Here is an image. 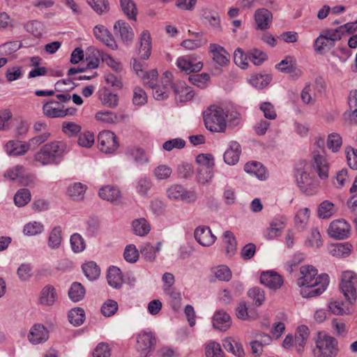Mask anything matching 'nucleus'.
Segmentation results:
<instances>
[{"label":"nucleus","instance_id":"f704fd0d","mask_svg":"<svg viewBox=\"0 0 357 357\" xmlns=\"http://www.w3.org/2000/svg\"><path fill=\"white\" fill-rule=\"evenodd\" d=\"M99 98L102 104L107 107L114 108L118 105V96L107 89H103L100 92Z\"/></svg>","mask_w":357,"mask_h":357},{"label":"nucleus","instance_id":"69168bd1","mask_svg":"<svg viewBox=\"0 0 357 357\" xmlns=\"http://www.w3.org/2000/svg\"><path fill=\"white\" fill-rule=\"evenodd\" d=\"M172 173V168L166 165H160L153 170V175L158 180L167 179Z\"/></svg>","mask_w":357,"mask_h":357},{"label":"nucleus","instance_id":"f3484780","mask_svg":"<svg viewBox=\"0 0 357 357\" xmlns=\"http://www.w3.org/2000/svg\"><path fill=\"white\" fill-rule=\"evenodd\" d=\"M349 109L344 113V118L351 125H357V90L351 91L348 98Z\"/></svg>","mask_w":357,"mask_h":357},{"label":"nucleus","instance_id":"9d476101","mask_svg":"<svg viewBox=\"0 0 357 357\" xmlns=\"http://www.w3.org/2000/svg\"><path fill=\"white\" fill-rule=\"evenodd\" d=\"M350 229V225L347 222L339 219L331 222L327 232L330 237L337 240H342L349 236Z\"/></svg>","mask_w":357,"mask_h":357},{"label":"nucleus","instance_id":"5701e85b","mask_svg":"<svg viewBox=\"0 0 357 357\" xmlns=\"http://www.w3.org/2000/svg\"><path fill=\"white\" fill-rule=\"evenodd\" d=\"M210 51L213 54V61L218 65L224 66L229 62V54L220 45L217 44H211Z\"/></svg>","mask_w":357,"mask_h":357},{"label":"nucleus","instance_id":"a211bd4d","mask_svg":"<svg viewBox=\"0 0 357 357\" xmlns=\"http://www.w3.org/2000/svg\"><path fill=\"white\" fill-rule=\"evenodd\" d=\"M126 157L132 160L137 165H142L149 162V158L145 151L137 146H130L126 150Z\"/></svg>","mask_w":357,"mask_h":357},{"label":"nucleus","instance_id":"39448f33","mask_svg":"<svg viewBox=\"0 0 357 357\" xmlns=\"http://www.w3.org/2000/svg\"><path fill=\"white\" fill-rule=\"evenodd\" d=\"M340 30L325 29L322 30L315 39L313 45L314 50L319 54H324L333 49L336 42L340 40Z\"/></svg>","mask_w":357,"mask_h":357},{"label":"nucleus","instance_id":"20e7f679","mask_svg":"<svg viewBox=\"0 0 357 357\" xmlns=\"http://www.w3.org/2000/svg\"><path fill=\"white\" fill-rule=\"evenodd\" d=\"M312 352L314 357H335L339 351L337 340L326 334L319 333Z\"/></svg>","mask_w":357,"mask_h":357},{"label":"nucleus","instance_id":"338daca9","mask_svg":"<svg viewBox=\"0 0 357 357\" xmlns=\"http://www.w3.org/2000/svg\"><path fill=\"white\" fill-rule=\"evenodd\" d=\"M248 296L253 300L255 304L257 306L262 305L265 300V294L264 290L259 287H252L248 291Z\"/></svg>","mask_w":357,"mask_h":357},{"label":"nucleus","instance_id":"ea45409f","mask_svg":"<svg viewBox=\"0 0 357 357\" xmlns=\"http://www.w3.org/2000/svg\"><path fill=\"white\" fill-rule=\"evenodd\" d=\"M244 170L249 174L255 175L258 178H266L265 169L260 162L252 161L247 162L244 166Z\"/></svg>","mask_w":357,"mask_h":357},{"label":"nucleus","instance_id":"052dcab7","mask_svg":"<svg viewBox=\"0 0 357 357\" xmlns=\"http://www.w3.org/2000/svg\"><path fill=\"white\" fill-rule=\"evenodd\" d=\"M70 245L74 252H80L85 249V242L82 236L77 233L73 234L70 239Z\"/></svg>","mask_w":357,"mask_h":357},{"label":"nucleus","instance_id":"e2e57ef3","mask_svg":"<svg viewBox=\"0 0 357 357\" xmlns=\"http://www.w3.org/2000/svg\"><path fill=\"white\" fill-rule=\"evenodd\" d=\"M248 56L241 48H237L234 53V61L235 63L243 69L248 66Z\"/></svg>","mask_w":357,"mask_h":357},{"label":"nucleus","instance_id":"72a5a7b5","mask_svg":"<svg viewBox=\"0 0 357 357\" xmlns=\"http://www.w3.org/2000/svg\"><path fill=\"white\" fill-rule=\"evenodd\" d=\"M108 284L114 289H120L123 284V278L120 268L112 266L108 270L107 276Z\"/></svg>","mask_w":357,"mask_h":357},{"label":"nucleus","instance_id":"e433bc0d","mask_svg":"<svg viewBox=\"0 0 357 357\" xmlns=\"http://www.w3.org/2000/svg\"><path fill=\"white\" fill-rule=\"evenodd\" d=\"M223 243L225 246L226 255L233 256L236 250L237 242L234 234L230 231H226L223 234Z\"/></svg>","mask_w":357,"mask_h":357},{"label":"nucleus","instance_id":"c9c22d12","mask_svg":"<svg viewBox=\"0 0 357 357\" xmlns=\"http://www.w3.org/2000/svg\"><path fill=\"white\" fill-rule=\"evenodd\" d=\"M202 17L213 29L218 31H221L220 19L218 13L215 11L204 9L202 10Z\"/></svg>","mask_w":357,"mask_h":357},{"label":"nucleus","instance_id":"9b49d317","mask_svg":"<svg viewBox=\"0 0 357 357\" xmlns=\"http://www.w3.org/2000/svg\"><path fill=\"white\" fill-rule=\"evenodd\" d=\"M155 344V339L151 332H144L137 335V349L139 353V357H148Z\"/></svg>","mask_w":357,"mask_h":357},{"label":"nucleus","instance_id":"680f3d73","mask_svg":"<svg viewBox=\"0 0 357 357\" xmlns=\"http://www.w3.org/2000/svg\"><path fill=\"white\" fill-rule=\"evenodd\" d=\"M310 211L307 208H304L298 211L295 217V223L297 227L304 229L307 224Z\"/></svg>","mask_w":357,"mask_h":357},{"label":"nucleus","instance_id":"3c124183","mask_svg":"<svg viewBox=\"0 0 357 357\" xmlns=\"http://www.w3.org/2000/svg\"><path fill=\"white\" fill-rule=\"evenodd\" d=\"M188 79L192 84L200 89H205L208 86L210 77L208 74L203 73L202 74L190 75Z\"/></svg>","mask_w":357,"mask_h":357},{"label":"nucleus","instance_id":"bf43d9fd","mask_svg":"<svg viewBox=\"0 0 357 357\" xmlns=\"http://www.w3.org/2000/svg\"><path fill=\"white\" fill-rule=\"evenodd\" d=\"M248 60L252 61L255 65H261L267 58L266 53L257 50L253 49L248 52Z\"/></svg>","mask_w":357,"mask_h":357},{"label":"nucleus","instance_id":"c85d7f7f","mask_svg":"<svg viewBox=\"0 0 357 357\" xmlns=\"http://www.w3.org/2000/svg\"><path fill=\"white\" fill-rule=\"evenodd\" d=\"M121 191L119 188L112 185H106L99 190L101 199L110 202H114L121 197Z\"/></svg>","mask_w":357,"mask_h":357},{"label":"nucleus","instance_id":"13d9d810","mask_svg":"<svg viewBox=\"0 0 357 357\" xmlns=\"http://www.w3.org/2000/svg\"><path fill=\"white\" fill-rule=\"evenodd\" d=\"M197 168L213 167L214 158L210 153H200L196 157Z\"/></svg>","mask_w":357,"mask_h":357},{"label":"nucleus","instance_id":"f8f14e48","mask_svg":"<svg viewBox=\"0 0 357 357\" xmlns=\"http://www.w3.org/2000/svg\"><path fill=\"white\" fill-rule=\"evenodd\" d=\"M114 32L119 37L123 43L129 44L134 38V32L130 24L123 20L116 21L114 25Z\"/></svg>","mask_w":357,"mask_h":357},{"label":"nucleus","instance_id":"79ce46f5","mask_svg":"<svg viewBox=\"0 0 357 357\" xmlns=\"http://www.w3.org/2000/svg\"><path fill=\"white\" fill-rule=\"evenodd\" d=\"M85 295V289L79 282H73L68 291V296L73 302H78L83 299Z\"/></svg>","mask_w":357,"mask_h":357},{"label":"nucleus","instance_id":"0eeeda50","mask_svg":"<svg viewBox=\"0 0 357 357\" xmlns=\"http://www.w3.org/2000/svg\"><path fill=\"white\" fill-rule=\"evenodd\" d=\"M173 75L169 71H166L163 73L161 78V85H156L154 88L153 94L156 100H165L167 98L172 91H174V87L178 84L172 82Z\"/></svg>","mask_w":357,"mask_h":357},{"label":"nucleus","instance_id":"a18cd8bd","mask_svg":"<svg viewBox=\"0 0 357 357\" xmlns=\"http://www.w3.org/2000/svg\"><path fill=\"white\" fill-rule=\"evenodd\" d=\"M68 317L70 324L75 326H79L84 323L85 319L84 310L81 307L72 309Z\"/></svg>","mask_w":357,"mask_h":357},{"label":"nucleus","instance_id":"4be33fe9","mask_svg":"<svg viewBox=\"0 0 357 357\" xmlns=\"http://www.w3.org/2000/svg\"><path fill=\"white\" fill-rule=\"evenodd\" d=\"M241 152L240 144L235 141L230 142L229 148L224 153L225 162L229 165H235L239 160Z\"/></svg>","mask_w":357,"mask_h":357},{"label":"nucleus","instance_id":"4468645a","mask_svg":"<svg viewBox=\"0 0 357 357\" xmlns=\"http://www.w3.org/2000/svg\"><path fill=\"white\" fill-rule=\"evenodd\" d=\"M49 338L48 330L40 324H34L28 334V339L33 344H41Z\"/></svg>","mask_w":357,"mask_h":357},{"label":"nucleus","instance_id":"7ed1b4c3","mask_svg":"<svg viewBox=\"0 0 357 357\" xmlns=\"http://www.w3.org/2000/svg\"><path fill=\"white\" fill-rule=\"evenodd\" d=\"M204 124L211 132H224L227 123L224 109L215 105L209 107L204 113Z\"/></svg>","mask_w":357,"mask_h":357},{"label":"nucleus","instance_id":"dca6fc26","mask_svg":"<svg viewBox=\"0 0 357 357\" xmlns=\"http://www.w3.org/2000/svg\"><path fill=\"white\" fill-rule=\"evenodd\" d=\"M260 282L269 289L275 290L282 287L283 279L278 273L268 271L261 273Z\"/></svg>","mask_w":357,"mask_h":357},{"label":"nucleus","instance_id":"b1692460","mask_svg":"<svg viewBox=\"0 0 357 357\" xmlns=\"http://www.w3.org/2000/svg\"><path fill=\"white\" fill-rule=\"evenodd\" d=\"M57 298L55 288L50 284L45 286L40 291L39 303L45 306H52Z\"/></svg>","mask_w":357,"mask_h":357},{"label":"nucleus","instance_id":"2eb2a0df","mask_svg":"<svg viewBox=\"0 0 357 357\" xmlns=\"http://www.w3.org/2000/svg\"><path fill=\"white\" fill-rule=\"evenodd\" d=\"M93 34L99 40L112 50H116L118 45L112 34L103 25H97L93 29Z\"/></svg>","mask_w":357,"mask_h":357},{"label":"nucleus","instance_id":"603ef678","mask_svg":"<svg viewBox=\"0 0 357 357\" xmlns=\"http://www.w3.org/2000/svg\"><path fill=\"white\" fill-rule=\"evenodd\" d=\"M31 192L28 189H21L17 192L14 197V202L16 206L22 207L27 204L31 200Z\"/></svg>","mask_w":357,"mask_h":357},{"label":"nucleus","instance_id":"393cba45","mask_svg":"<svg viewBox=\"0 0 357 357\" xmlns=\"http://www.w3.org/2000/svg\"><path fill=\"white\" fill-rule=\"evenodd\" d=\"M151 52V38L148 31H144L139 37V54L142 59H148Z\"/></svg>","mask_w":357,"mask_h":357},{"label":"nucleus","instance_id":"cd10ccee","mask_svg":"<svg viewBox=\"0 0 357 357\" xmlns=\"http://www.w3.org/2000/svg\"><path fill=\"white\" fill-rule=\"evenodd\" d=\"M213 324L217 329L226 331L231 326V317L224 310H218L213 315Z\"/></svg>","mask_w":357,"mask_h":357},{"label":"nucleus","instance_id":"2f4dec72","mask_svg":"<svg viewBox=\"0 0 357 357\" xmlns=\"http://www.w3.org/2000/svg\"><path fill=\"white\" fill-rule=\"evenodd\" d=\"M6 151L9 155H21L26 153L30 148V144L20 141H10L6 144Z\"/></svg>","mask_w":357,"mask_h":357},{"label":"nucleus","instance_id":"4d7b16f0","mask_svg":"<svg viewBox=\"0 0 357 357\" xmlns=\"http://www.w3.org/2000/svg\"><path fill=\"white\" fill-rule=\"evenodd\" d=\"M342 144L341 136L336 132H333L328 136L327 146L333 152H337Z\"/></svg>","mask_w":357,"mask_h":357},{"label":"nucleus","instance_id":"c756f323","mask_svg":"<svg viewBox=\"0 0 357 357\" xmlns=\"http://www.w3.org/2000/svg\"><path fill=\"white\" fill-rule=\"evenodd\" d=\"M177 67L186 73L199 72L203 67L201 61L192 63L190 60L185 57H180L176 61Z\"/></svg>","mask_w":357,"mask_h":357},{"label":"nucleus","instance_id":"a19ab883","mask_svg":"<svg viewBox=\"0 0 357 357\" xmlns=\"http://www.w3.org/2000/svg\"><path fill=\"white\" fill-rule=\"evenodd\" d=\"M351 245L345 243H336L332 245L329 249V252L333 257H346L351 252Z\"/></svg>","mask_w":357,"mask_h":357},{"label":"nucleus","instance_id":"423d86ee","mask_svg":"<svg viewBox=\"0 0 357 357\" xmlns=\"http://www.w3.org/2000/svg\"><path fill=\"white\" fill-rule=\"evenodd\" d=\"M340 287L347 301L353 304L357 298V274L353 271L344 272Z\"/></svg>","mask_w":357,"mask_h":357},{"label":"nucleus","instance_id":"09e8293b","mask_svg":"<svg viewBox=\"0 0 357 357\" xmlns=\"http://www.w3.org/2000/svg\"><path fill=\"white\" fill-rule=\"evenodd\" d=\"M212 272L215 277L219 280L228 282L231 278V271L229 268L225 265H220L214 267Z\"/></svg>","mask_w":357,"mask_h":357},{"label":"nucleus","instance_id":"aec40b11","mask_svg":"<svg viewBox=\"0 0 357 357\" xmlns=\"http://www.w3.org/2000/svg\"><path fill=\"white\" fill-rule=\"evenodd\" d=\"M286 219L284 217L275 218L270 223L268 227L265 237L271 240L279 236L285 227Z\"/></svg>","mask_w":357,"mask_h":357},{"label":"nucleus","instance_id":"f03ea898","mask_svg":"<svg viewBox=\"0 0 357 357\" xmlns=\"http://www.w3.org/2000/svg\"><path fill=\"white\" fill-rule=\"evenodd\" d=\"M67 153L66 144L62 142H51L43 145L34 154L33 160L39 165H58Z\"/></svg>","mask_w":357,"mask_h":357},{"label":"nucleus","instance_id":"412c9836","mask_svg":"<svg viewBox=\"0 0 357 357\" xmlns=\"http://www.w3.org/2000/svg\"><path fill=\"white\" fill-rule=\"evenodd\" d=\"M64 105L59 102L51 100L45 102L43 106V114L49 118H62Z\"/></svg>","mask_w":357,"mask_h":357},{"label":"nucleus","instance_id":"6e6d98bb","mask_svg":"<svg viewBox=\"0 0 357 357\" xmlns=\"http://www.w3.org/2000/svg\"><path fill=\"white\" fill-rule=\"evenodd\" d=\"M44 231V226L38 222L27 223L24 225L23 232L25 235L35 236L41 234Z\"/></svg>","mask_w":357,"mask_h":357},{"label":"nucleus","instance_id":"49530a36","mask_svg":"<svg viewBox=\"0 0 357 357\" xmlns=\"http://www.w3.org/2000/svg\"><path fill=\"white\" fill-rule=\"evenodd\" d=\"M308 336L309 329L306 326L302 325L298 327L295 337V343L297 347H299L298 350L304 347Z\"/></svg>","mask_w":357,"mask_h":357},{"label":"nucleus","instance_id":"774afa93","mask_svg":"<svg viewBox=\"0 0 357 357\" xmlns=\"http://www.w3.org/2000/svg\"><path fill=\"white\" fill-rule=\"evenodd\" d=\"M62 131L70 137H74L81 131V126L74 122L65 121L62 124Z\"/></svg>","mask_w":357,"mask_h":357},{"label":"nucleus","instance_id":"ddd939ff","mask_svg":"<svg viewBox=\"0 0 357 357\" xmlns=\"http://www.w3.org/2000/svg\"><path fill=\"white\" fill-rule=\"evenodd\" d=\"M194 236L197 243L204 247L211 246L216 240V236L207 226L197 227L195 230Z\"/></svg>","mask_w":357,"mask_h":357},{"label":"nucleus","instance_id":"37998d69","mask_svg":"<svg viewBox=\"0 0 357 357\" xmlns=\"http://www.w3.org/2000/svg\"><path fill=\"white\" fill-rule=\"evenodd\" d=\"M132 226L134 233L140 236L146 235L151 229L150 225L144 218H139L133 220Z\"/></svg>","mask_w":357,"mask_h":357},{"label":"nucleus","instance_id":"c03bdc74","mask_svg":"<svg viewBox=\"0 0 357 357\" xmlns=\"http://www.w3.org/2000/svg\"><path fill=\"white\" fill-rule=\"evenodd\" d=\"M86 187L81 183H74L68 188V195L74 200H82Z\"/></svg>","mask_w":357,"mask_h":357},{"label":"nucleus","instance_id":"6ab92c4d","mask_svg":"<svg viewBox=\"0 0 357 357\" xmlns=\"http://www.w3.org/2000/svg\"><path fill=\"white\" fill-rule=\"evenodd\" d=\"M254 17L257 24V29L265 30L269 28L273 15L268 10L259 8L255 11Z\"/></svg>","mask_w":357,"mask_h":357},{"label":"nucleus","instance_id":"5fc2aeb1","mask_svg":"<svg viewBox=\"0 0 357 357\" xmlns=\"http://www.w3.org/2000/svg\"><path fill=\"white\" fill-rule=\"evenodd\" d=\"M25 30L34 37L39 38L43 35V24L38 20H31L24 25Z\"/></svg>","mask_w":357,"mask_h":357},{"label":"nucleus","instance_id":"864d4df0","mask_svg":"<svg viewBox=\"0 0 357 357\" xmlns=\"http://www.w3.org/2000/svg\"><path fill=\"white\" fill-rule=\"evenodd\" d=\"M272 80L269 75H255L250 77V84L256 88L263 89L266 87Z\"/></svg>","mask_w":357,"mask_h":357},{"label":"nucleus","instance_id":"4c0bfd02","mask_svg":"<svg viewBox=\"0 0 357 357\" xmlns=\"http://www.w3.org/2000/svg\"><path fill=\"white\" fill-rule=\"evenodd\" d=\"M336 212L335 205L330 201L325 200L318 206L317 215L321 219H328Z\"/></svg>","mask_w":357,"mask_h":357},{"label":"nucleus","instance_id":"7c9ffc66","mask_svg":"<svg viewBox=\"0 0 357 357\" xmlns=\"http://www.w3.org/2000/svg\"><path fill=\"white\" fill-rule=\"evenodd\" d=\"M174 93L176 100L179 102L189 101L195 96V93L191 88L183 83H180L176 87H174Z\"/></svg>","mask_w":357,"mask_h":357},{"label":"nucleus","instance_id":"473e14b6","mask_svg":"<svg viewBox=\"0 0 357 357\" xmlns=\"http://www.w3.org/2000/svg\"><path fill=\"white\" fill-rule=\"evenodd\" d=\"M223 347L227 351L231 352L236 357L245 356L242 344L231 337H227L223 340Z\"/></svg>","mask_w":357,"mask_h":357},{"label":"nucleus","instance_id":"58836bf2","mask_svg":"<svg viewBox=\"0 0 357 357\" xmlns=\"http://www.w3.org/2000/svg\"><path fill=\"white\" fill-rule=\"evenodd\" d=\"M84 275L91 281L97 280L100 274V269L94 261H89L82 266Z\"/></svg>","mask_w":357,"mask_h":357},{"label":"nucleus","instance_id":"1a4fd4ad","mask_svg":"<svg viewBox=\"0 0 357 357\" xmlns=\"http://www.w3.org/2000/svg\"><path fill=\"white\" fill-rule=\"evenodd\" d=\"M167 195L170 199L185 202H194L197 199V194L194 191H188L178 184L171 185L167 190Z\"/></svg>","mask_w":357,"mask_h":357},{"label":"nucleus","instance_id":"0e129e2a","mask_svg":"<svg viewBox=\"0 0 357 357\" xmlns=\"http://www.w3.org/2000/svg\"><path fill=\"white\" fill-rule=\"evenodd\" d=\"M205 354L206 357H223L220 345L215 342H211L206 346Z\"/></svg>","mask_w":357,"mask_h":357},{"label":"nucleus","instance_id":"8fccbe9b","mask_svg":"<svg viewBox=\"0 0 357 357\" xmlns=\"http://www.w3.org/2000/svg\"><path fill=\"white\" fill-rule=\"evenodd\" d=\"M322 245L323 241L320 232L317 228L312 229L310 236L305 241V245L313 248H319Z\"/></svg>","mask_w":357,"mask_h":357},{"label":"nucleus","instance_id":"bb28decb","mask_svg":"<svg viewBox=\"0 0 357 357\" xmlns=\"http://www.w3.org/2000/svg\"><path fill=\"white\" fill-rule=\"evenodd\" d=\"M63 241L62 229L60 226H55L49 232L47 237V246L51 250L60 248Z\"/></svg>","mask_w":357,"mask_h":357},{"label":"nucleus","instance_id":"6e6552de","mask_svg":"<svg viewBox=\"0 0 357 357\" xmlns=\"http://www.w3.org/2000/svg\"><path fill=\"white\" fill-rule=\"evenodd\" d=\"M116 135L109 130H103L98 136L100 150L105 153H114L119 147Z\"/></svg>","mask_w":357,"mask_h":357},{"label":"nucleus","instance_id":"f257e3e1","mask_svg":"<svg viewBox=\"0 0 357 357\" xmlns=\"http://www.w3.org/2000/svg\"><path fill=\"white\" fill-rule=\"evenodd\" d=\"M317 270L312 265L300 268L301 276L297 284L301 287V294L303 298L318 296L326 289L329 283L328 275L326 273L317 275Z\"/></svg>","mask_w":357,"mask_h":357},{"label":"nucleus","instance_id":"de8ad7c7","mask_svg":"<svg viewBox=\"0 0 357 357\" xmlns=\"http://www.w3.org/2000/svg\"><path fill=\"white\" fill-rule=\"evenodd\" d=\"M121 9L130 20H135L137 13L135 3L132 0H121Z\"/></svg>","mask_w":357,"mask_h":357},{"label":"nucleus","instance_id":"a878e982","mask_svg":"<svg viewBox=\"0 0 357 357\" xmlns=\"http://www.w3.org/2000/svg\"><path fill=\"white\" fill-rule=\"evenodd\" d=\"M313 167L321 179L328 177L329 165L325 157L320 154H314Z\"/></svg>","mask_w":357,"mask_h":357}]
</instances>
